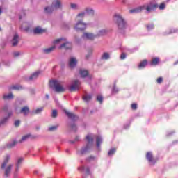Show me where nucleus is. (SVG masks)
<instances>
[{"label": "nucleus", "instance_id": "obj_1", "mask_svg": "<svg viewBox=\"0 0 178 178\" xmlns=\"http://www.w3.org/2000/svg\"><path fill=\"white\" fill-rule=\"evenodd\" d=\"M113 22L116 24L119 33H124L127 29V21L120 13H115L113 15Z\"/></svg>", "mask_w": 178, "mask_h": 178}, {"label": "nucleus", "instance_id": "obj_2", "mask_svg": "<svg viewBox=\"0 0 178 178\" xmlns=\"http://www.w3.org/2000/svg\"><path fill=\"white\" fill-rule=\"evenodd\" d=\"M51 88L54 89L56 92H65L67 90V86L63 84L62 82L56 79H53L49 82Z\"/></svg>", "mask_w": 178, "mask_h": 178}, {"label": "nucleus", "instance_id": "obj_3", "mask_svg": "<svg viewBox=\"0 0 178 178\" xmlns=\"http://www.w3.org/2000/svg\"><path fill=\"white\" fill-rule=\"evenodd\" d=\"M156 4L150 3L148 5L140 6L136 8H133L129 10L130 13H140V12H143V10H147V12H152V10H155L156 9Z\"/></svg>", "mask_w": 178, "mask_h": 178}, {"label": "nucleus", "instance_id": "obj_4", "mask_svg": "<svg viewBox=\"0 0 178 178\" xmlns=\"http://www.w3.org/2000/svg\"><path fill=\"white\" fill-rule=\"evenodd\" d=\"M9 161H10V156L7 155L4 158V161L1 165L2 169H5V167L6 166V170H5V176H6V177H8V176H9V175L10 173V170H12V168H13V164L10 163L8 165Z\"/></svg>", "mask_w": 178, "mask_h": 178}, {"label": "nucleus", "instance_id": "obj_5", "mask_svg": "<svg viewBox=\"0 0 178 178\" xmlns=\"http://www.w3.org/2000/svg\"><path fill=\"white\" fill-rule=\"evenodd\" d=\"M87 29V23L83 22V20L78 21L74 26V29L76 31H84Z\"/></svg>", "mask_w": 178, "mask_h": 178}, {"label": "nucleus", "instance_id": "obj_6", "mask_svg": "<svg viewBox=\"0 0 178 178\" xmlns=\"http://www.w3.org/2000/svg\"><path fill=\"white\" fill-rule=\"evenodd\" d=\"M80 86H81V83L79 80H74L68 86V89L70 91H77V90H80Z\"/></svg>", "mask_w": 178, "mask_h": 178}, {"label": "nucleus", "instance_id": "obj_7", "mask_svg": "<svg viewBox=\"0 0 178 178\" xmlns=\"http://www.w3.org/2000/svg\"><path fill=\"white\" fill-rule=\"evenodd\" d=\"M72 43L65 38L61 44L58 46V49H70Z\"/></svg>", "mask_w": 178, "mask_h": 178}, {"label": "nucleus", "instance_id": "obj_8", "mask_svg": "<svg viewBox=\"0 0 178 178\" xmlns=\"http://www.w3.org/2000/svg\"><path fill=\"white\" fill-rule=\"evenodd\" d=\"M23 161H24V159H23V157H19L17 159V163H16L15 170L14 172L15 177H16L17 176V173H19V170H20V166H21L22 163H23Z\"/></svg>", "mask_w": 178, "mask_h": 178}, {"label": "nucleus", "instance_id": "obj_9", "mask_svg": "<svg viewBox=\"0 0 178 178\" xmlns=\"http://www.w3.org/2000/svg\"><path fill=\"white\" fill-rule=\"evenodd\" d=\"M78 62H79V60H77V58L70 57L68 60L69 67H70V69H74V67H76V66H77Z\"/></svg>", "mask_w": 178, "mask_h": 178}, {"label": "nucleus", "instance_id": "obj_10", "mask_svg": "<svg viewBox=\"0 0 178 178\" xmlns=\"http://www.w3.org/2000/svg\"><path fill=\"white\" fill-rule=\"evenodd\" d=\"M16 113H23L24 116H27L29 113H30V108L29 106H24L21 108V110L19 111L17 109H15Z\"/></svg>", "mask_w": 178, "mask_h": 178}, {"label": "nucleus", "instance_id": "obj_11", "mask_svg": "<svg viewBox=\"0 0 178 178\" xmlns=\"http://www.w3.org/2000/svg\"><path fill=\"white\" fill-rule=\"evenodd\" d=\"M82 37L84 40H94L97 37V35L90 32H85Z\"/></svg>", "mask_w": 178, "mask_h": 178}, {"label": "nucleus", "instance_id": "obj_12", "mask_svg": "<svg viewBox=\"0 0 178 178\" xmlns=\"http://www.w3.org/2000/svg\"><path fill=\"white\" fill-rule=\"evenodd\" d=\"M51 5L54 10H58V9H62V3L59 0H54L52 2Z\"/></svg>", "mask_w": 178, "mask_h": 178}, {"label": "nucleus", "instance_id": "obj_13", "mask_svg": "<svg viewBox=\"0 0 178 178\" xmlns=\"http://www.w3.org/2000/svg\"><path fill=\"white\" fill-rule=\"evenodd\" d=\"M65 38L61 37V38L54 39L52 41L53 46L56 47V45H62L63 41H65Z\"/></svg>", "mask_w": 178, "mask_h": 178}, {"label": "nucleus", "instance_id": "obj_14", "mask_svg": "<svg viewBox=\"0 0 178 178\" xmlns=\"http://www.w3.org/2000/svg\"><path fill=\"white\" fill-rule=\"evenodd\" d=\"M47 30L42 29L41 26H36L33 29V34H42L45 33Z\"/></svg>", "mask_w": 178, "mask_h": 178}, {"label": "nucleus", "instance_id": "obj_15", "mask_svg": "<svg viewBox=\"0 0 178 178\" xmlns=\"http://www.w3.org/2000/svg\"><path fill=\"white\" fill-rule=\"evenodd\" d=\"M19 35L17 33H15L11 40V44L13 47H16V45L19 44Z\"/></svg>", "mask_w": 178, "mask_h": 178}, {"label": "nucleus", "instance_id": "obj_16", "mask_svg": "<svg viewBox=\"0 0 178 178\" xmlns=\"http://www.w3.org/2000/svg\"><path fill=\"white\" fill-rule=\"evenodd\" d=\"M55 49H56V46H51L49 48L43 49L42 52H43V54H46L47 55H48L49 54H52V52H54V51H55Z\"/></svg>", "mask_w": 178, "mask_h": 178}, {"label": "nucleus", "instance_id": "obj_17", "mask_svg": "<svg viewBox=\"0 0 178 178\" xmlns=\"http://www.w3.org/2000/svg\"><path fill=\"white\" fill-rule=\"evenodd\" d=\"M146 158L147 161L149 162L150 165H154L155 163V160H154V157H152V152H147L146 154Z\"/></svg>", "mask_w": 178, "mask_h": 178}, {"label": "nucleus", "instance_id": "obj_18", "mask_svg": "<svg viewBox=\"0 0 178 178\" xmlns=\"http://www.w3.org/2000/svg\"><path fill=\"white\" fill-rule=\"evenodd\" d=\"M40 75H41V72L37 71L31 75V76L29 77V79L35 80L36 79L38 78V76H40Z\"/></svg>", "mask_w": 178, "mask_h": 178}, {"label": "nucleus", "instance_id": "obj_19", "mask_svg": "<svg viewBox=\"0 0 178 178\" xmlns=\"http://www.w3.org/2000/svg\"><path fill=\"white\" fill-rule=\"evenodd\" d=\"M54 6H52V4L51 6H47L46 7H44V12L46 13H52V12H54Z\"/></svg>", "mask_w": 178, "mask_h": 178}, {"label": "nucleus", "instance_id": "obj_20", "mask_svg": "<svg viewBox=\"0 0 178 178\" xmlns=\"http://www.w3.org/2000/svg\"><path fill=\"white\" fill-rule=\"evenodd\" d=\"M42 111H44L43 107L37 108L32 111L31 114L32 115H40V113H41V112H42Z\"/></svg>", "mask_w": 178, "mask_h": 178}, {"label": "nucleus", "instance_id": "obj_21", "mask_svg": "<svg viewBox=\"0 0 178 178\" xmlns=\"http://www.w3.org/2000/svg\"><path fill=\"white\" fill-rule=\"evenodd\" d=\"M85 13H87L88 15H90L91 16H93L95 12L94 9L91 7H86L84 9Z\"/></svg>", "mask_w": 178, "mask_h": 178}, {"label": "nucleus", "instance_id": "obj_22", "mask_svg": "<svg viewBox=\"0 0 178 178\" xmlns=\"http://www.w3.org/2000/svg\"><path fill=\"white\" fill-rule=\"evenodd\" d=\"M111 58V55L108 52H104L101 56L102 60H108Z\"/></svg>", "mask_w": 178, "mask_h": 178}, {"label": "nucleus", "instance_id": "obj_23", "mask_svg": "<svg viewBox=\"0 0 178 178\" xmlns=\"http://www.w3.org/2000/svg\"><path fill=\"white\" fill-rule=\"evenodd\" d=\"M79 74L81 77H87L88 76V71L85 69L80 70Z\"/></svg>", "mask_w": 178, "mask_h": 178}, {"label": "nucleus", "instance_id": "obj_24", "mask_svg": "<svg viewBox=\"0 0 178 178\" xmlns=\"http://www.w3.org/2000/svg\"><path fill=\"white\" fill-rule=\"evenodd\" d=\"M106 33H107L106 29H101L96 34V37H101L102 35H105Z\"/></svg>", "mask_w": 178, "mask_h": 178}, {"label": "nucleus", "instance_id": "obj_25", "mask_svg": "<svg viewBox=\"0 0 178 178\" xmlns=\"http://www.w3.org/2000/svg\"><path fill=\"white\" fill-rule=\"evenodd\" d=\"M86 16V13L84 11H81V13H78L76 15V20H80V19H84Z\"/></svg>", "mask_w": 178, "mask_h": 178}, {"label": "nucleus", "instance_id": "obj_26", "mask_svg": "<svg viewBox=\"0 0 178 178\" xmlns=\"http://www.w3.org/2000/svg\"><path fill=\"white\" fill-rule=\"evenodd\" d=\"M148 62L147 60H144L143 61L140 62V63L138 65L139 69H144L147 65Z\"/></svg>", "mask_w": 178, "mask_h": 178}, {"label": "nucleus", "instance_id": "obj_27", "mask_svg": "<svg viewBox=\"0 0 178 178\" xmlns=\"http://www.w3.org/2000/svg\"><path fill=\"white\" fill-rule=\"evenodd\" d=\"M13 95L12 93L4 94L3 95V99H13Z\"/></svg>", "mask_w": 178, "mask_h": 178}, {"label": "nucleus", "instance_id": "obj_28", "mask_svg": "<svg viewBox=\"0 0 178 178\" xmlns=\"http://www.w3.org/2000/svg\"><path fill=\"white\" fill-rule=\"evenodd\" d=\"M65 113L67 116L70 118V119H76V118H77L73 113L69 112L67 111H65Z\"/></svg>", "mask_w": 178, "mask_h": 178}, {"label": "nucleus", "instance_id": "obj_29", "mask_svg": "<svg viewBox=\"0 0 178 178\" xmlns=\"http://www.w3.org/2000/svg\"><path fill=\"white\" fill-rule=\"evenodd\" d=\"M29 137H31L30 134H26L22 136V139L18 141V143H24V141H27Z\"/></svg>", "mask_w": 178, "mask_h": 178}, {"label": "nucleus", "instance_id": "obj_30", "mask_svg": "<svg viewBox=\"0 0 178 178\" xmlns=\"http://www.w3.org/2000/svg\"><path fill=\"white\" fill-rule=\"evenodd\" d=\"M91 98H92V95H85L83 97V99L85 101V102H88V101H90Z\"/></svg>", "mask_w": 178, "mask_h": 178}, {"label": "nucleus", "instance_id": "obj_31", "mask_svg": "<svg viewBox=\"0 0 178 178\" xmlns=\"http://www.w3.org/2000/svg\"><path fill=\"white\" fill-rule=\"evenodd\" d=\"M16 144H17V141H16L15 140H13V141H11L7 145V147L8 148H13V147H15Z\"/></svg>", "mask_w": 178, "mask_h": 178}, {"label": "nucleus", "instance_id": "obj_32", "mask_svg": "<svg viewBox=\"0 0 178 178\" xmlns=\"http://www.w3.org/2000/svg\"><path fill=\"white\" fill-rule=\"evenodd\" d=\"M159 63V58H154L152 59L151 65L152 66H155L156 65H158Z\"/></svg>", "mask_w": 178, "mask_h": 178}, {"label": "nucleus", "instance_id": "obj_33", "mask_svg": "<svg viewBox=\"0 0 178 178\" xmlns=\"http://www.w3.org/2000/svg\"><path fill=\"white\" fill-rule=\"evenodd\" d=\"M102 143V138H101V136H97L96 138V144H97V148H99V144Z\"/></svg>", "mask_w": 178, "mask_h": 178}, {"label": "nucleus", "instance_id": "obj_34", "mask_svg": "<svg viewBox=\"0 0 178 178\" xmlns=\"http://www.w3.org/2000/svg\"><path fill=\"white\" fill-rule=\"evenodd\" d=\"M86 140H88V143L90 144V143H92L94 140V136L90 134L86 136Z\"/></svg>", "mask_w": 178, "mask_h": 178}, {"label": "nucleus", "instance_id": "obj_35", "mask_svg": "<svg viewBox=\"0 0 178 178\" xmlns=\"http://www.w3.org/2000/svg\"><path fill=\"white\" fill-rule=\"evenodd\" d=\"M70 8H71V9H73L74 10H77V9H79V5H77L76 3H71Z\"/></svg>", "mask_w": 178, "mask_h": 178}, {"label": "nucleus", "instance_id": "obj_36", "mask_svg": "<svg viewBox=\"0 0 178 178\" xmlns=\"http://www.w3.org/2000/svg\"><path fill=\"white\" fill-rule=\"evenodd\" d=\"M8 118H2L1 120H0V126H3V124H5V123H6V122H8Z\"/></svg>", "mask_w": 178, "mask_h": 178}, {"label": "nucleus", "instance_id": "obj_37", "mask_svg": "<svg viewBox=\"0 0 178 178\" xmlns=\"http://www.w3.org/2000/svg\"><path fill=\"white\" fill-rule=\"evenodd\" d=\"M92 55V52L89 51V52L86 55L85 59H86V60H88V59L91 58Z\"/></svg>", "mask_w": 178, "mask_h": 178}, {"label": "nucleus", "instance_id": "obj_38", "mask_svg": "<svg viewBox=\"0 0 178 178\" xmlns=\"http://www.w3.org/2000/svg\"><path fill=\"white\" fill-rule=\"evenodd\" d=\"M115 152H116V149H115V148L111 149L108 152V155H109V156H111V155H113V154H115Z\"/></svg>", "mask_w": 178, "mask_h": 178}, {"label": "nucleus", "instance_id": "obj_39", "mask_svg": "<svg viewBox=\"0 0 178 178\" xmlns=\"http://www.w3.org/2000/svg\"><path fill=\"white\" fill-rule=\"evenodd\" d=\"M58 129V126H52L49 128V130L50 131H54V130H56Z\"/></svg>", "mask_w": 178, "mask_h": 178}, {"label": "nucleus", "instance_id": "obj_40", "mask_svg": "<svg viewBox=\"0 0 178 178\" xmlns=\"http://www.w3.org/2000/svg\"><path fill=\"white\" fill-rule=\"evenodd\" d=\"M165 3H161V4H160L159 5V8L160 9V10H163V9L165 8Z\"/></svg>", "mask_w": 178, "mask_h": 178}, {"label": "nucleus", "instance_id": "obj_41", "mask_svg": "<svg viewBox=\"0 0 178 178\" xmlns=\"http://www.w3.org/2000/svg\"><path fill=\"white\" fill-rule=\"evenodd\" d=\"M58 116V111L56 110H53L52 111V117L56 118Z\"/></svg>", "mask_w": 178, "mask_h": 178}, {"label": "nucleus", "instance_id": "obj_42", "mask_svg": "<svg viewBox=\"0 0 178 178\" xmlns=\"http://www.w3.org/2000/svg\"><path fill=\"white\" fill-rule=\"evenodd\" d=\"M14 124L15 127H19L20 126V120H15Z\"/></svg>", "mask_w": 178, "mask_h": 178}, {"label": "nucleus", "instance_id": "obj_43", "mask_svg": "<svg viewBox=\"0 0 178 178\" xmlns=\"http://www.w3.org/2000/svg\"><path fill=\"white\" fill-rule=\"evenodd\" d=\"M103 99H104V97H102V96L101 95L97 96V101L100 102V104H102Z\"/></svg>", "mask_w": 178, "mask_h": 178}, {"label": "nucleus", "instance_id": "obj_44", "mask_svg": "<svg viewBox=\"0 0 178 178\" xmlns=\"http://www.w3.org/2000/svg\"><path fill=\"white\" fill-rule=\"evenodd\" d=\"M152 29H154V25L152 24H149V25H147V30H152Z\"/></svg>", "mask_w": 178, "mask_h": 178}, {"label": "nucleus", "instance_id": "obj_45", "mask_svg": "<svg viewBox=\"0 0 178 178\" xmlns=\"http://www.w3.org/2000/svg\"><path fill=\"white\" fill-rule=\"evenodd\" d=\"M120 59H126V54L122 53L120 56Z\"/></svg>", "mask_w": 178, "mask_h": 178}, {"label": "nucleus", "instance_id": "obj_46", "mask_svg": "<svg viewBox=\"0 0 178 178\" xmlns=\"http://www.w3.org/2000/svg\"><path fill=\"white\" fill-rule=\"evenodd\" d=\"M118 91H119V90L118 89V88H116V86H114L113 88V92H118Z\"/></svg>", "mask_w": 178, "mask_h": 178}, {"label": "nucleus", "instance_id": "obj_47", "mask_svg": "<svg viewBox=\"0 0 178 178\" xmlns=\"http://www.w3.org/2000/svg\"><path fill=\"white\" fill-rule=\"evenodd\" d=\"M131 108H132V109H137V104H131Z\"/></svg>", "mask_w": 178, "mask_h": 178}, {"label": "nucleus", "instance_id": "obj_48", "mask_svg": "<svg viewBox=\"0 0 178 178\" xmlns=\"http://www.w3.org/2000/svg\"><path fill=\"white\" fill-rule=\"evenodd\" d=\"M87 151H88V147L82 149V154H84V152H87Z\"/></svg>", "mask_w": 178, "mask_h": 178}, {"label": "nucleus", "instance_id": "obj_49", "mask_svg": "<svg viewBox=\"0 0 178 178\" xmlns=\"http://www.w3.org/2000/svg\"><path fill=\"white\" fill-rule=\"evenodd\" d=\"M157 83H159V84H161V83H162V78H159V79H157Z\"/></svg>", "mask_w": 178, "mask_h": 178}, {"label": "nucleus", "instance_id": "obj_50", "mask_svg": "<svg viewBox=\"0 0 178 178\" xmlns=\"http://www.w3.org/2000/svg\"><path fill=\"white\" fill-rule=\"evenodd\" d=\"M12 115H13L12 112H10V113H8V116L6 118H8V119H9V118H10V116H12Z\"/></svg>", "mask_w": 178, "mask_h": 178}, {"label": "nucleus", "instance_id": "obj_51", "mask_svg": "<svg viewBox=\"0 0 178 178\" xmlns=\"http://www.w3.org/2000/svg\"><path fill=\"white\" fill-rule=\"evenodd\" d=\"M19 55H20L19 52L14 53V56H19Z\"/></svg>", "mask_w": 178, "mask_h": 178}, {"label": "nucleus", "instance_id": "obj_52", "mask_svg": "<svg viewBox=\"0 0 178 178\" xmlns=\"http://www.w3.org/2000/svg\"><path fill=\"white\" fill-rule=\"evenodd\" d=\"M13 88L15 90H20V87H19V86H15Z\"/></svg>", "mask_w": 178, "mask_h": 178}, {"label": "nucleus", "instance_id": "obj_53", "mask_svg": "<svg viewBox=\"0 0 178 178\" xmlns=\"http://www.w3.org/2000/svg\"><path fill=\"white\" fill-rule=\"evenodd\" d=\"M1 13H2V8H0V15H1Z\"/></svg>", "mask_w": 178, "mask_h": 178}, {"label": "nucleus", "instance_id": "obj_54", "mask_svg": "<svg viewBox=\"0 0 178 178\" xmlns=\"http://www.w3.org/2000/svg\"><path fill=\"white\" fill-rule=\"evenodd\" d=\"M46 98H49V95H46Z\"/></svg>", "mask_w": 178, "mask_h": 178}, {"label": "nucleus", "instance_id": "obj_55", "mask_svg": "<svg viewBox=\"0 0 178 178\" xmlns=\"http://www.w3.org/2000/svg\"><path fill=\"white\" fill-rule=\"evenodd\" d=\"M1 29L0 28V31H1Z\"/></svg>", "mask_w": 178, "mask_h": 178}]
</instances>
